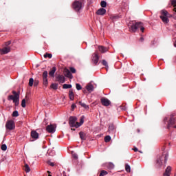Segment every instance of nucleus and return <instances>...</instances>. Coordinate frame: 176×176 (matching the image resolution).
Segmentation results:
<instances>
[{"mask_svg": "<svg viewBox=\"0 0 176 176\" xmlns=\"http://www.w3.org/2000/svg\"><path fill=\"white\" fill-rule=\"evenodd\" d=\"M171 5L174 7L173 12L176 13V0H170Z\"/></svg>", "mask_w": 176, "mask_h": 176, "instance_id": "393cba45", "label": "nucleus"}, {"mask_svg": "<svg viewBox=\"0 0 176 176\" xmlns=\"http://www.w3.org/2000/svg\"><path fill=\"white\" fill-rule=\"evenodd\" d=\"M46 130L48 133H54L56 131V128L54 127V125L50 124L47 126Z\"/></svg>", "mask_w": 176, "mask_h": 176, "instance_id": "9d476101", "label": "nucleus"}, {"mask_svg": "<svg viewBox=\"0 0 176 176\" xmlns=\"http://www.w3.org/2000/svg\"><path fill=\"white\" fill-rule=\"evenodd\" d=\"M140 42H144V38L143 37H141L140 38Z\"/></svg>", "mask_w": 176, "mask_h": 176, "instance_id": "5fc2aeb1", "label": "nucleus"}, {"mask_svg": "<svg viewBox=\"0 0 176 176\" xmlns=\"http://www.w3.org/2000/svg\"><path fill=\"white\" fill-rule=\"evenodd\" d=\"M51 89H53L54 90H57L58 89V85L56 83H52L50 86Z\"/></svg>", "mask_w": 176, "mask_h": 176, "instance_id": "cd10ccee", "label": "nucleus"}, {"mask_svg": "<svg viewBox=\"0 0 176 176\" xmlns=\"http://www.w3.org/2000/svg\"><path fill=\"white\" fill-rule=\"evenodd\" d=\"M86 89H87V91H89V93H91V91H93L94 90V86H93V85H91V84H88L86 86Z\"/></svg>", "mask_w": 176, "mask_h": 176, "instance_id": "6ab92c4d", "label": "nucleus"}, {"mask_svg": "<svg viewBox=\"0 0 176 176\" xmlns=\"http://www.w3.org/2000/svg\"><path fill=\"white\" fill-rule=\"evenodd\" d=\"M24 170L25 171V173H30V171H31V168H30V166H28V164H25Z\"/></svg>", "mask_w": 176, "mask_h": 176, "instance_id": "bb28decb", "label": "nucleus"}, {"mask_svg": "<svg viewBox=\"0 0 176 176\" xmlns=\"http://www.w3.org/2000/svg\"><path fill=\"white\" fill-rule=\"evenodd\" d=\"M125 170L126 171V173H131V167H130V165H129V164H125Z\"/></svg>", "mask_w": 176, "mask_h": 176, "instance_id": "a878e982", "label": "nucleus"}, {"mask_svg": "<svg viewBox=\"0 0 176 176\" xmlns=\"http://www.w3.org/2000/svg\"><path fill=\"white\" fill-rule=\"evenodd\" d=\"M107 133H109V134H115V133H116V126L113 124V123L109 124Z\"/></svg>", "mask_w": 176, "mask_h": 176, "instance_id": "0eeeda50", "label": "nucleus"}, {"mask_svg": "<svg viewBox=\"0 0 176 176\" xmlns=\"http://www.w3.org/2000/svg\"><path fill=\"white\" fill-rule=\"evenodd\" d=\"M102 65H104V67H108V62H107V60H102Z\"/></svg>", "mask_w": 176, "mask_h": 176, "instance_id": "ea45409f", "label": "nucleus"}, {"mask_svg": "<svg viewBox=\"0 0 176 176\" xmlns=\"http://www.w3.org/2000/svg\"><path fill=\"white\" fill-rule=\"evenodd\" d=\"M133 151H134V152H138V148L137 147H135L134 148H133Z\"/></svg>", "mask_w": 176, "mask_h": 176, "instance_id": "3c124183", "label": "nucleus"}, {"mask_svg": "<svg viewBox=\"0 0 176 176\" xmlns=\"http://www.w3.org/2000/svg\"><path fill=\"white\" fill-rule=\"evenodd\" d=\"M109 141H111V136L107 135L104 138V142H109Z\"/></svg>", "mask_w": 176, "mask_h": 176, "instance_id": "e433bc0d", "label": "nucleus"}, {"mask_svg": "<svg viewBox=\"0 0 176 176\" xmlns=\"http://www.w3.org/2000/svg\"><path fill=\"white\" fill-rule=\"evenodd\" d=\"M100 6H101L102 8H107V1H102L100 2Z\"/></svg>", "mask_w": 176, "mask_h": 176, "instance_id": "f704fd0d", "label": "nucleus"}, {"mask_svg": "<svg viewBox=\"0 0 176 176\" xmlns=\"http://www.w3.org/2000/svg\"><path fill=\"white\" fill-rule=\"evenodd\" d=\"M82 8H83V2L80 1L76 0L72 3V9L75 12H80L82 10Z\"/></svg>", "mask_w": 176, "mask_h": 176, "instance_id": "39448f33", "label": "nucleus"}, {"mask_svg": "<svg viewBox=\"0 0 176 176\" xmlns=\"http://www.w3.org/2000/svg\"><path fill=\"white\" fill-rule=\"evenodd\" d=\"M107 167L109 170H112L113 168H114L115 165L113 163L109 162V164H107Z\"/></svg>", "mask_w": 176, "mask_h": 176, "instance_id": "c756f323", "label": "nucleus"}, {"mask_svg": "<svg viewBox=\"0 0 176 176\" xmlns=\"http://www.w3.org/2000/svg\"><path fill=\"white\" fill-rule=\"evenodd\" d=\"M29 86L30 87H32V86H34V78H31L29 80Z\"/></svg>", "mask_w": 176, "mask_h": 176, "instance_id": "72a5a7b5", "label": "nucleus"}, {"mask_svg": "<svg viewBox=\"0 0 176 176\" xmlns=\"http://www.w3.org/2000/svg\"><path fill=\"white\" fill-rule=\"evenodd\" d=\"M13 118H17L19 116V111H14L12 113Z\"/></svg>", "mask_w": 176, "mask_h": 176, "instance_id": "c9c22d12", "label": "nucleus"}, {"mask_svg": "<svg viewBox=\"0 0 176 176\" xmlns=\"http://www.w3.org/2000/svg\"><path fill=\"white\" fill-rule=\"evenodd\" d=\"M72 157H74V159H76V160L78 159V154L72 152Z\"/></svg>", "mask_w": 176, "mask_h": 176, "instance_id": "37998d69", "label": "nucleus"}, {"mask_svg": "<svg viewBox=\"0 0 176 176\" xmlns=\"http://www.w3.org/2000/svg\"><path fill=\"white\" fill-rule=\"evenodd\" d=\"M64 176H67V175H64Z\"/></svg>", "mask_w": 176, "mask_h": 176, "instance_id": "680f3d73", "label": "nucleus"}, {"mask_svg": "<svg viewBox=\"0 0 176 176\" xmlns=\"http://www.w3.org/2000/svg\"><path fill=\"white\" fill-rule=\"evenodd\" d=\"M79 135H80V138H81V140H86V135L85 134V133L80 132Z\"/></svg>", "mask_w": 176, "mask_h": 176, "instance_id": "c85d7f7f", "label": "nucleus"}, {"mask_svg": "<svg viewBox=\"0 0 176 176\" xmlns=\"http://www.w3.org/2000/svg\"><path fill=\"white\" fill-rule=\"evenodd\" d=\"M107 174H108V172H107V170H102L100 173V176L107 175Z\"/></svg>", "mask_w": 176, "mask_h": 176, "instance_id": "4c0bfd02", "label": "nucleus"}, {"mask_svg": "<svg viewBox=\"0 0 176 176\" xmlns=\"http://www.w3.org/2000/svg\"><path fill=\"white\" fill-rule=\"evenodd\" d=\"M64 75L67 78H69V79H72L74 77L72 76V74L70 72V71L68 69H65L64 70Z\"/></svg>", "mask_w": 176, "mask_h": 176, "instance_id": "9b49d317", "label": "nucleus"}, {"mask_svg": "<svg viewBox=\"0 0 176 176\" xmlns=\"http://www.w3.org/2000/svg\"><path fill=\"white\" fill-rule=\"evenodd\" d=\"M171 174V166H168L163 175V176H170Z\"/></svg>", "mask_w": 176, "mask_h": 176, "instance_id": "a211bd4d", "label": "nucleus"}, {"mask_svg": "<svg viewBox=\"0 0 176 176\" xmlns=\"http://www.w3.org/2000/svg\"><path fill=\"white\" fill-rule=\"evenodd\" d=\"M93 62L95 65H97L98 60H100V58L98 57V54H95V56L93 57Z\"/></svg>", "mask_w": 176, "mask_h": 176, "instance_id": "aec40b11", "label": "nucleus"}, {"mask_svg": "<svg viewBox=\"0 0 176 176\" xmlns=\"http://www.w3.org/2000/svg\"><path fill=\"white\" fill-rule=\"evenodd\" d=\"M1 54H8L10 52V47H4L3 49L0 50Z\"/></svg>", "mask_w": 176, "mask_h": 176, "instance_id": "ddd939ff", "label": "nucleus"}, {"mask_svg": "<svg viewBox=\"0 0 176 176\" xmlns=\"http://www.w3.org/2000/svg\"><path fill=\"white\" fill-rule=\"evenodd\" d=\"M76 88L77 90H82V86L80 85V84L76 83Z\"/></svg>", "mask_w": 176, "mask_h": 176, "instance_id": "58836bf2", "label": "nucleus"}, {"mask_svg": "<svg viewBox=\"0 0 176 176\" xmlns=\"http://www.w3.org/2000/svg\"><path fill=\"white\" fill-rule=\"evenodd\" d=\"M80 105L85 108V109H89V106L87 105L85 103H82V102H79Z\"/></svg>", "mask_w": 176, "mask_h": 176, "instance_id": "2f4dec72", "label": "nucleus"}, {"mask_svg": "<svg viewBox=\"0 0 176 176\" xmlns=\"http://www.w3.org/2000/svg\"><path fill=\"white\" fill-rule=\"evenodd\" d=\"M47 174H49V175L48 176H52V175H50L51 174V172L50 171H47Z\"/></svg>", "mask_w": 176, "mask_h": 176, "instance_id": "4d7b16f0", "label": "nucleus"}, {"mask_svg": "<svg viewBox=\"0 0 176 176\" xmlns=\"http://www.w3.org/2000/svg\"><path fill=\"white\" fill-rule=\"evenodd\" d=\"M168 17L169 16H160V19L162 20L163 23H165V24H167V23H168Z\"/></svg>", "mask_w": 176, "mask_h": 176, "instance_id": "5701e85b", "label": "nucleus"}, {"mask_svg": "<svg viewBox=\"0 0 176 176\" xmlns=\"http://www.w3.org/2000/svg\"><path fill=\"white\" fill-rule=\"evenodd\" d=\"M168 159V154H165V156H164V162L166 163V162H167Z\"/></svg>", "mask_w": 176, "mask_h": 176, "instance_id": "de8ad7c7", "label": "nucleus"}, {"mask_svg": "<svg viewBox=\"0 0 176 176\" xmlns=\"http://www.w3.org/2000/svg\"><path fill=\"white\" fill-rule=\"evenodd\" d=\"M13 95H10L8 97V101H13L14 104H15V106L17 107L19 105V101H20V95L17 94L16 91H12Z\"/></svg>", "mask_w": 176, "mask_h": 176, "instance_id": "7ed1b4c3", "label": "nucleus"}, {"mask_svg": "<svg viewBox=\"0 0 176 176\" xmlns=\"http://www.w3.org/2000/svg\"><path fill=\"white\" fill-rule=\"evenodd\" d=\"M81 2H85V0H81Z\"/></svg>", "mask_w": 176, "mask_h": 176, "instance_id": "bf43d9fd", "label": "nucleus"}, {"mask_svg": "<svg viewBox=\"0 0 176 176\" xmlns=\"http://www.w3.org/2000/svg\"><path fill=\"white\" fill-rule=\"evenodd\" d=\"M129 30L131 32H137L138 30H140L142 32H144L145 28H144V23L141 22H137L131 23L130 25H129Z\"/></svg>", "mask_w": 176, "mask_h": 176, "instance_id": "f03ea898", "label": "nucleus"}, {"mask_svg": "<svg viewBox=\"0 0 176 176\" xmlns=\"http://www.w3.org/2000/svg\"><path fill=\"white\" fill-rule=\"evenodd\" d=\"M162 160H163V155L160 156V157L157 158V161H156V163H157L158 167H162V164H163V162H162Z\"/></svg>", "mask_w": 176, "mask_h": 176, "instance_id": "f3484780", "label": "nucleus"}, {"mask_svg": "<svg viewBox=\"0 0 176 176\" xmlns=\"http://www.w3.org/2000/svg\"><path fill=\"white\" fill-rule=\"evenodd\" d=\"M22 108H25V99H23L21 102Z\"/></svg>", "mask_w": 176, "mask_h": 176, "instance_id": "a19ab883", "label": "nucleus"}, {"mask_svg": "<svg viewBox=\"0 0 176 176\" xmlns=\"http://www.w3.org/2000/svg\"><path fill=\"white\" fill-rule=\"evenodd\" d=\"M167 120H168V118H165L164 119V122H166V121H167Z\"/></svg>", "mask_w": 176, "mask_h": 176, "instance_id": "6e6d98bb", "label": "nucleus"}, {"mask_svg": "<svg viewBox=\"0 0 176 176\" xmlns=\"http://www.w3.org/2000/svg\"><path fill=\"white\" fill-rule=\"evenodd\" d=\"M6 149H8L6 144L1 145V151H6Z\"/></svg>", "mask_w": 176, "mask_h": 176, "instance_id": "79ce46f5", "label": "nucleus"}, {"mask_svg": "<svg viewBox=\"0 0 176 176\" xmlns=\"http://www.w3.org/2000/svg\"><path fill=\"white\" fill-rule=\"evenodd\" d=\"M173 19H175V20H176V12H175V13L173 14Z\"/></svg>", "mask_w": 176, "mask_h": 176, "instance_id": "603ef678", "label": "nucleus"}, {"mask_svg": "<svg viewBox=\"0 0 176 176\" xmlns=\"http://www.w3.org/2000/svg\"><path fill=\"white\" fill-rule=\"evenodd\" d=\"M47 164L51 166V167H54V162H52L50 161H47Z\"/></svg>", "mask_w": 176, "mask_h": 176, "instance_id": "c03bdc74", "label": "nucleus"}, {"mask_svg": "<svg viewBox=\"0 0 176 176\" xmlns=\"http://www.w3.org/2000/svg\"><path fill=\"white\" fill-rule=\"evenodd\" d=\"M38 83H39V81L35 80L34 82V87L38 86Z\"/></svg>", "mask_w": 176, "mask_h": 176, "instance_id": "09e8293b", "label": "nucleus"}, {"mask_svg": "<svg viewBox=\"0 0 176 176\" xmlns=\"http://www.w3.org/2000/svg\"><path fill=\"white\" fill-rule=\"evenodd\" d=\"M43 82L45 86H47L49 84L47 82V71H44L43 73Z\"/></svg>", "mask_w": 176, "mask_h": 176, "instance_id": "1a4fd4ad", "label": "nucleus"}, {"mask_svg": "<svg viewBox=\"0 0 176 176\" xmlns=\"http://www.w3.org/2000/svg\"><path fill=\"white\" fill-rule=\"evenodd\" d=\"M31 137L34 138V140H38V138H39V133L36 131H32Z\"/></svg>", "mask_w": 176, "mask_h": 176, "instance_id": "2eb2a0df", "label": "nucleus"}, {"mask_svg": "<svg viewBox=\"0 0 176 176\" xmlns=\"http://www.w3.org/2000/svg\"><path fill=\"white\" fill-rule=\"evenodd\" d=\"M75 108H76V104H72V109L74 110Z\"/></svg>", "mask_w": 176, "mask_h": 176, "instance_id": "8fccbe9b", "label": "nucleus"}, {"mask_svg": "<svg viewBox=\"0 0 176 176\" xmlns=\"http://www.w3.org/2000/svg\"><path fill=\"white\" fill-rule=\"evenodd\" d=\"M76 120H78V118H76V117L71 116L69 118V124L70 127H80V126H82V124L85 123V116L80 117V122H76Z\"/></svg>", "mask_w": 176, "mask_h": 176, "instance_id": "f257e3e1", "label": "nucleus"}, {"mask_svg": "<svg viewBox=\"0 0 176 176\" xmlns=\"http://www.w3.org/2000/svg\"><path fill=\"white\" fill-rule=\"evenodd\" d=\"M72 87V85L69 84H64L63 85V89H71Z\"/></svg>", "mask_w": 176, "mask_h": 176, "instance_id": "7c9ffc66", "label": "nucleus"}, {"mask_svg": "<svg viewBox=\"0 0 176 176\" xmlns=\"http://www.w3.org/2000/svg\"><path fill=\"white\" fill-rule=\"evenodd\" d=\"M11 43H12V41H9L6 42L5 45L7 47H9V45H11Z\"/></svg>", "mask_w": 176, "mask_h": 176, "instance_id": "49530a36", "label": "nucleus"}, {"mask_svg": "<svg viewBox=\"0 0 176 176\" xmlns=\"http://www.w3.org/2000/svg\"><path fill=\"white\" fill-rule=\"evenodd\" d=\"M47 57H48V58H52V57H53V55H52V54L45 53L44 54V58H47Z\"/></svg>", "mask_w": 176, "mask_h": 176, "instance_id": "473e14b6", "label": "nucleus"}, {"mask_svg": "<svg viewBox=\"0 0 176 176\" xmlns=\"http://www.w3.org/2000/svg\"><path fill=\"white\" fill-rule=\"evenodd\" d=\"M105 13H107V10H105L104 8H100L96 12V14H98V16H104Z\"/></svg>", "mask_w": 176, "mask_h": 176, "instance_id": "f8f14e48", "label": "nucleus"}, {"mask_svg": "<svg viewBox=\"0 0 176 176\" xmlns=\"http://www.w3.org/2000/svg\"><path fill=\"white\" fill-rule=\"evenodd\" d=\"M56 79L59 83H64L65 82V77H64L63 75L57 76Z\"/></svg>", "mask_w": 176, "mask_h": 176, "instance_id": "4468645a", "label": "nucleus"}, {"mask_svg": "<svg viewBox=\"0 0 176 176\" xmlns=\"http://www.w3.org/2000/svg\"><path fill=\"white\" fill-rule=\"evenodd\" d=\"M14 122L13 120H9L6 124V129L8 130H14Z\"/></svg>", "mask_w": 176, "mask_h": 176, "instance_id": "423d86ee", "label": "nucleus"}, {"mask_svg": "<svg viewBox=\"0 0 176 176\" xmlns=\"http://www.w3.org/2000/svg\"><path fill=\"white\" fill-rule=\"evenodd\" d=\"M161 16H170V15L168 14V12H167L166 10H164L161 11Z\"/></svg>", "mask_w": 176, "mask_h": 176, "instance_id": "b1692460", "label": "nucleus"}, {"mask_svg": "<svg viewBox=\"0 0 176 176\" xmlns=\"http://www.w3.org/2000/svg\"><path fill=\"white\" fill-rule=\"evenodd\" d=\"M174 46L176 47V37L174 38Z\"/></svg>", "mask_w": 176, "mask_h": 176, "instance_id": "864d4df0", "label": "nucleus"}, {"mask_svg": "<svg viewBox=\"0 0 176 176\" xmlns=\"http://www.w3.org/2000/svg\"><path fill=\"white\" fill-rule=\"evenodd\" d=\"M98 50L99 52H101L102 53H107V51L108 50V49L104 46H98Z\"/></svg>", "mask_w": 176, "mask_h": 176, "instance_id": "4be33fe9", "label": "nucleus"}, {"mask_svg": "<svg viewBox=\"0 0 176 176\" xmlns=\"http://www.w3.org/2000/svg\"><path fill=\"white\" fill-rule=\"evenodd\" d=\"M70 72H72V74H75L76 72V69L74 67H71Z\"/></svg>", "mask_w": 176, "mask_h": 176, "instance_id": "a18cd8bd", "label": "nucleus"}, {"mask_svg": "<svg viewBox=\"0 0 176 176\" xmlns=\"http://www.w3.org/2000/svg\"><path fill=\"white\" fill-rule=\"evenodd\" d=\"M176 118L174 114L170 115L169 120L167 122L166 129L171 130V129H176Z\"/></svg>", "mask_w": 176, "mask_h": 176, "instance_id": "20e7f679", "label": "nucleus"}, {"mask_svg": "<svg viewBox=\"0 0 176 176\" xmlns=\"http://www.w3.org/2000/svg\"><path fill=\"white\" fill-rule=\"evenodd\" d=\"M56 71H57L56 67H52V70L49 72L50 76L54 78V74H56Z\"/></svg>", "mask_w": 176, "mask_h": 176, "instance_id": "412c9836", "label": "nucleus"}, {"mask_svg": "<svg viewBox=\"0 0 176 176\" xmlns=\"http://www.w3.org/2000/svg\"><path fill=\"white\" fill-rule=\"evenodd\" d=\"M100 102L104 107H109V105H111V101L106 98H102L100 99Z\"/></svg>", "mask_w": 176, "mask_h": 176, "instance_id": "6e6552de", "label": "nucleus"}, {"mask_svg": "<svg viewBox=\"0 0 176 176\" xmlns=\"http://www.w3.org/2000/svg\"><path fill=\"white\" fill-rule=\"evenodd\" d=\"M25 98H27V96H25Z\"/></svg>", "mask_w": 176, "mask_h": 176, "instance_id": "052dcab7", "label": "nucleus"}, {"mask_svg": "<svg viewBox=\"0 0 176 176\" xmlns=\"http://www.w3.org/2000/svg\"><path fill=\"white\" fill-rule=\"evenodd\" d=\"M69 97L71 101H74V100H75V94H74V91L72 89H69Z\"/></svg>", "mask_w": 176, "mask_h": 176, "instance_id": "dca6fc26", "label": "nucleus"}, {"mask_svg": "<svg viewBox=\"0 0 176 176\" xmlns=\"http://www.w3.org/2000/svg\"><path fill=\"white\" fill-rule=\"evenodd\" d=\"M164 149H165V148H164V146L163 148H162V151H164Z\"/></svg>", "mask_w": 176, "mask_h": 176, "instance_id": "13d9d810", "label": "nucleus"}]
</instances>
